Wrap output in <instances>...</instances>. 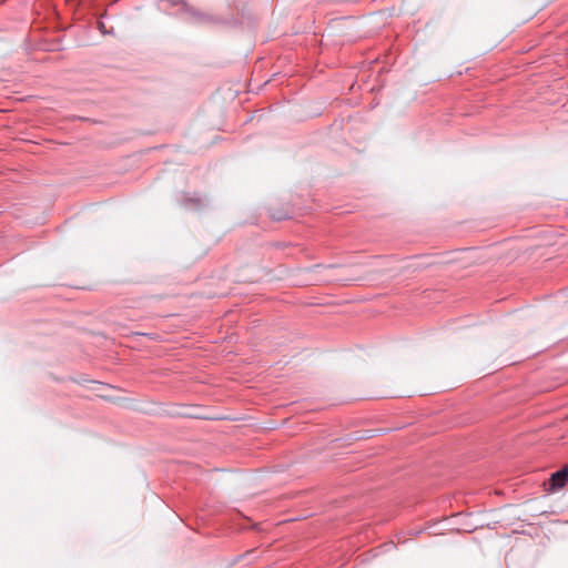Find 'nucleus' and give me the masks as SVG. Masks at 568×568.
<instances>
[{
	"label": "nucleus",
	"mask_w": 568,
	"mask_h": 568,
	"mask_svg": "<svg viewBox=\"0 0 568 568\" xmlns=\"http://www.w3.org/2000/svg\"><path fill=\"white\" fill-rule=\"evenodd\" d=\"M568 478V469H561L551 475V485L555 488H560L565 485Z\"/></svg>",
	"instance_id": "f257e3e1"
}]
</instances>
